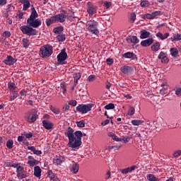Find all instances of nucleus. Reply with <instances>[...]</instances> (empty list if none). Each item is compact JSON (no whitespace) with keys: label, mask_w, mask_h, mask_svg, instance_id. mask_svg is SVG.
I'll list each match as a JSON object with an SVG mask.
<instances>
[{"label":"nucleus","mask_w":181,"mask_h":181,"mask_svg":"<svg viewBox=\"0 0 181 181\" xmlns=\"http://www.w3.org/2000/svg\"><path fill=\"white\" fill-rule=\"evenodd\" d=\"M86 26L88 27V30L93 35H98L100 31L98 30V23L94 20H90L87 21Z\"/></svg>","instance_id":"5"},{"label":"nucleus","mask_w":181,"mask_h":181,"mask_svg":"<svg viewBox=\"0 0 181 181\" xmlns=\"http://www.w3.org/2000/svg\"><path fill=\"white\" fill-rule=\"evenodd\" d=\"M47 175L48 177L51 178V180H52L56 177V175H54V173H53V171H52L51 170H49L47 171Z\"/></svg>","instance_id":"47"},{"label":"nucleus","mask_w":181,"mask_h":181,"mask_svg":"<svg viewBox=\"0 0 181 181\" xmlns=\"http://www.w3.org/2000/svg\"><path fill=\"white\" fill-rule=\"evenodd\" d=\"M147 179L149 181H159V179H158L153 174H148L147 175Z\"/></svg>","instance_id":"34"},{"label":"nucleus","mask_w":181,"mask_h":181,"mask_svg":"<svg viewBox=\"0 0 181 181\" xmlns=\"http://www.w3.org/2000/svg\"><path fill=\"white\" fill-rule=\"evenodd\" d=\"M155 40L153 38H148L141 42V45L143 47H149Z\"/></svg>","instance_id":"15"},{"label":"nucleus","mask_w":181,"mask_h":181,"mask_svg":"<svg viewBox=\"0 0 181 181\" xmlns=\"http://www.w3.org/2000/svg\"><path fill=\"white\" fill-rule=\"evenodd\" d=\"M69 105H71L72 107H76L77 105V101L74 100H71L68 103Z\"/></svg>","instance_id":"52"},{"label":"nucleus","mask_w":181,"mask_h":181,"mask_svg":"<svg viewBox=\"0 0 181 181\" xmlns=\"http://www.w3.org/2000/svg\"><path fill=\"white\" fill-rule=\"evenodd\" d=\"M16 169H17L16 170L17 173H21V172H22V170H23V168L22 166H21L20 165H18Z\"/></svg>","instance_id":"63"},{"label":"nucleus","mask_w":181,"mask_h":181,"mask_svg":"<svg viewBox=\"0 0 181 181\" xmlns=\"http://www.w3.org/2000/svg\"><path fill=\"white\" fill-rule=\"evenodd\" d=\"M180 155H181V150L176 151L173 153L174 158H179V156H180Z\"/></svg>","instance_id":"55"},{"label":"nucleus","mask_w":181,"mask_h":181,"mask_svg":"<svg viewBox=\"0 0 181 181\" xmlns=\"http://www.w3.org/2000/svg\"><path fill=\"white\" fill-rule=\"evenodd\" d=\"M24 118L27 122L32 124L39 118V115H37V112L35 109H32L25 114Z\"/></svg>","instance_id":"4"},{"label":"nucleus","mask_w":181,"mask_h":181,"mask_svg":"<svg viewBox=\"0 0 181 181\" xmlns=\"http://www.w3.org/2000/svg\"><path fill=\"white\" fill-rule=\"evenodd\" d=\"M94 80H95V75H90L88 77V81H89V82L94 81Z\"/></svg>","instance_id":"58"},{"label":"nucleus","mask_w":181,"mask_h":181,"mask_svg":"<svg viewBox=\"0 0 181 181\" xmlns=\"http://www.w3.org/2000/svg\"><path fill=\"white\" fill-rule=\"evenodd\" d=\"M26 93H27V91H26L25 89L21 90L20 91V95H21V97H23L24 95L26 96Z\"/></svg>","instance_id":"64"},{"label":"nucleus","mask_w":181,"mask_h":181,"mask_svg":"<svg viewBox=\"0 0 181 181\" xmlns=\"http://www.w3.org/2000/svg\"><path fill=\"white\" fill-rule=\"evenodd\" d=\"M39 54L42 59L50 57L53 54V47L49 44L40 47Z\"/></svg>","instance_id":"3"},{"label":"nucleus","mask_w":181,"mask_h":181,"mask_svg":"<svg viewBox=\"0 0 181 181\" xmlns=\"http://www.w3.org/2000/svg\"><path fill=\"white\" fill-rule=\"evenodd\" d=\"M141 6H144V7H146V6H149V1H143L141 2L140 4Z\"/></svg>","instance_id":"54"},{"label":"nucleus","mask_w":181,"mask_h":181,"mask_svg":"<svg viewBox=\"0 0 181 181\" xmlns=\"http://www.w3.org/2000/svg\"><path fill=\"white\" fill-rule=\"evenodd\" d=\"M17 177L18 179H19V180H22V179H25V177H28V175L23 173H18Z\"/></svg>","instance_id":"40"},{"label":"nucleus","mask_w":181,"mask_h":181,"mask_svg":"<svg viewBox=\"0 0 181 181\" xmlns=\"http://www.w3.org/2000/svg\"><path fill=\"white\" fill-rule=\"evenodd\" d=\"M6 146L8 149H12L13 148V140L9 139L7 141Z\"/></svg>","instance_id":"39"},{"label":"nucleus","mask_w":181,"mask_h":181,"mask_svg":"<svg viewBox=\"0 0 181 181\" xmlns=\"http://www.w3.org/2000/svg\"><path fill=\"white\" fill-rule=\"evenodd\" d=\"M28 149L29 151H31V152H33L35 155H42V151L36 150V148L35 146H28Z\"/></svg>","instance_id":"27"},{"label":"nucleus","mask_w":181,"mask_h":181,"mask_svg":"<svg viewBox=\"0 0 181 181\" xmlns=\"http://www.w3.org/2000/svg\"><path fill=\"white\" fill-rule=\"evenodd\" d=\"M66 160V158L63 156H56L53 158V163L55 166L61 165L63 162Z\"/></svg>","instance_id":"9"},{"label":"nucleus","mask_w":181,"mask_h":181,"mask_svg":"<svg viewBox=\"0 0 181 181\" xmlns=\"http://www.w3.org/2000/svg\"><path fill=\"white\" fill-rule=\"evenodd\" d=\"M135 169H138V167L136 165H132L131 167L120 170V172L123 175H127V173H131V172H134Z\"/></svg>","instance_id":"14"},{"label":"nucleus","mask_w":181,"mask_h":181,"mask_svg":"<svg viewBox=\"0 0 181 181\" xmlns=\"http://www.w3.org/2000/svg\"><path fill=\"white\" fill-rule=\"evenodd\" d=\"M45 23H46L47 26H48V27L50 26V25H52V23H53L52 22V20H50V18H47Z\"/></svg>","instance_id":"62"},{"label":"nucleus","mask_w":181,"mask_h":181,"mask_svg":"<svg viewBox=\"0 0 181 181\" xmlns=\"http://www.w3.org/2000/svg\"><path fill=\"white\" fill-rule=\"evenodd\" d=\"M18 95H19V93H18V92H14L13 94H12L10 96L9 101H13V100H15L16 98H18Z\"/></svg>","instance_id":"43"},{"label":"nucleus","mask_w":181,"mask_h":181,"mask_svg":"<svg viewBox=\"0 0 181 181\" xmlns=\"http://www.w3.org/2000/svg\"><path fill=\"white\" fill-rule=\"evenodd\" d=\"M158 58L161 60V63L166 64V63H169V58H168V54L164 52H160Z\"/></svg>","instance_id":"10"},{"label":"nucleus","mask_w":181,"mask_h":181,"mask_svg":"<svg viewBox=\"0 0 181 181\" xmlns=\"http://www.w3.org/2000/svg\"><path fill=\"white\" fill-rule=\"evenodd\" d=\"M120 70L123 74H127L129 75L132 73H134V69L129 66H123L120 68Z\"/></svg>","instance_id":"12"},{"label":"nucleus","mask_w":181,"mask_h":181,"mask_svg":"<svg viewBox=\"0 0 181 181\" xmlns=\"http://www.w3.org/2000/svg\"><path fill=\"white\" fill-rule=\"evenodd\" d=\"M8 89L10 90V91H13V90H15V88H16V86H15V84L13 83H8Z\"/></svg>","instance_id":"45"},{"label":"nucleus","mask_w":181,"mask_h":181,"mask_svg":"<svg viewBox=\"0 0 181 181\" xmlns=\"http://www.w3.org/2000/svg\"><path fill=\"white\" fill-rule=\"evenodd\" d=\"M4 63L7 64V66H13V64L16 63V59L13 58L11 55H8L4 60Z\"/></svg>","instance_id":"11"},{"label":"nucleus","mask_w":181,"mask_h":181,"mask_svg":"<svg viewBox=\"0 0 181 181\" xmlns=\"http://www.w3.org/2000/svg\"><path fill=\"white\" fill-rule=\"evenodd\" d=\"M15 10V7H13V5L8 4L7 6L6 12H12Z\"/></svg>","instance_id":"48"},{"label":"nucleus","mask_w":181,"mask_h":181,"mask_svg":"<svg viewBox=\"0 0 181 181\" xmlns=\"http://www.w3.org/2000/svg\"><path fill=\"white\" fill-rule=\"evenodd\" d=\"M31 14L30 16V18L27 19V21H32L33 19H36L39 16V14H37V12L36 11V9H35V7H33L31 8Z\"/></svg>","instance_id":"18"},{"label":"nucleus","mask_w":181,"mask_h":181,"mask_svg":"<svg viewBox=\"0 0 181 181\" xmlns=\"http://www.w3.org/2000/svg\"><path fill=\"white\" fill-rule=\"evenodd\" d=\"M94 107V104L89 103V104H81L78 105L76 110L78 112H81V114H87V112H89V111H91V108Z\"/></svg>","instance_id":"6"},{"label":"nucleus","mask_w":181,"mask_h":181,"mask_svg":"<svg viewBox=\"0 0 181 181\" xmlns=\"http://www.w3.org/2000/svg\"><path fill=\"white\" fill-rule=\"evenodd\" d=\"M76 125L78 128H84V127H86V122L84 120H81L76 122Z\"/></svg>","instance_id":"42"},{"label":"nucleus","mask_w":181,"mask_h":181,"mask_svg":"<svg viewBox=\"0 0 181 181\" xmlns=\"http://www.w3.org/2000/svg\"><path fill=\"white\" fill-rule=\"evenodd\" d=\"M151 49L152 52H158V50L160 49V42H159L158 41L154 42L151 45Z\"/></svg>","instance_id":"22"},{"label":"nucleus","mask_w":181,"mask_h":181,"mask_svg":"<svg viewBox=\"0 0 181 181\" xmlns=\"http://www.w3.org/2000/svg\"><path fill=\"white\" fill-rule=\"evenodd\" d=\"M63 30H64L63 26L57 27L53 29V32L54 33H56V35H60Z\"/></svg>","instance_id":"30"},{"label":"nucleus","mask_w":181,"mask_h":181,"mask_svg":"<svg viewBox=\"0 0 181 181\" xmlns=\"http://www.w3.org/2000/svg\"><path fill=\"white\" fill-rule=\"evenodd\" d=\"M169 33H165L164 35H163L162 33L158 32L156 33V36L159 37L161 40H165L169 37Z\"/></svg>","instance_id":"24"},{"label":"nucleus","mask_w":181,"mask_h":181,"mask_svg":"<svg viewBox=\"0 0 181 181\" xmlns=\"http://www.w3.org/2000/svg\"><path fill=\"white\" fill-rule=\"evenodd\" d=\"M69 56H67V52H66V48L61 50V52L57 55V59L58 64H66V60H67Z\"/></svg>","instance_id":"7"},{"label":"nucleus","mask_w":181,"mask_h":181,"mask_svg":"<svg viewBox=\"0 0 181 181\" xmlns=\"http://www.w3.org/2000/svg\"><path fill=\"white\" fill-rule=\"evenodd\" d=\"M170 39L173 42H177L179 40H181V35L177 33L174 34Z\"/></svg>","instance_id":"31"},{"label":"nucleus","mask_w":181,"mask_h":181,"mask_svg":"<svg viewBox=\"0 0 181 181\" xmlns=\"http://www.w3.org/2000/svg\"><path fill=\"white\" fill-rule=\"evenodd\" d=\"M111 5H112V3H111V1H105L103 6L106 8V9H108L111 7Z\"/></svg>","instance_id":"49"},{"label":"nucleus","mask_w":181,"mask_h":181,"mask_svg":"<svg viewBox=\"0 0 181 181\" xmlns=\"http://www.w3.org/2000/svg\"><path fill=\"white\" fill-rule=\"evenodd\" d=\"M49 19L52 23H56L57 22V18L56 16L50 17Z\"/></svg>","instance_id":"60"},{"label":"nucleus","mask_w":181,"mask_h":181,"mask_svg":"<svg viewBox=\"0 0 181 181\" xmlns=\"http://www.w3.org/2000/svg\"><path fill=\"white\" fill-rule=\"evenodd\" d=\"M55 16L57 18V22L63 23L66 22V18H67L68 15L66 11L62 10L60 13L55 15Z\"/></svg>","instance_id":"8"},{"label":"nucleus","mask_w":181,"mask_h":181,"mask_svg":"<svg viewBox=\"0 0 181 181\" xmlns=\"http://www.w3.org/2000/svg\"><path fill=\"white\" fill-rule=\"evenodd\" d=\"M127 41L128 43H134V45H136V43H139V39H138V37L130 35L127 37Z\"/></svg>","instance_id":"17"},{"label":"nucleus","mask_w":181,"mask_h":181,"mask_svg":"<svg viewBox=\"0 0 181 181\" xmlns=\"http://www.w3.org/2000/svg\"><path fill=\"white\" fill-rule=\"evenodd\" d=\"M57 40H58V42H64V40H66V35H58L57 36Z\"/></svg>","instance_id":"36"},{"label":"nucleus","mask_w":181,"mask_h":181,"mask_svg":"<svg viewBox=\"0 0 181 181\" xmlns=\"http://www.w3.org/2000/svg\"><path fill=\"white\" fill-rule=\"evenodd\" d=\"M135 114V107H130L128 110V115L132 116Z\"/></svg>","instance_id":"46"},{"label":"nucleus","mask_w":181,"mask_h":181,"mask_svg":"<svg viewBox=\"0 0 181 181\" xmlns=\"http://www.w3.org/2000/svg\"><path fill=\"white\" fill-rule=\"evenodd\" d=\"M122 139H123V141L124 142V144H127V142H129L131 141V137L130 136H124Z\"/></svg>","instance_id":"61"},{"label":"nucleus","mask_w":181,"mask_h":181,"mask_svg":"<svg viewBox=\"0 0 181 181\" xmlns=\"http://www.w3.org/2000/svg\"><path fill=\"white\" fill-rule=\"evenodd\" d=\"M42 125L45 129H52V128H53V123L48 120H43Z\"/></svg>","instance_id":"21"},{"label":"nucleus","mask_w":181,"mask_h":181,"mask_svg":"<svg viewBox=\"0 0 181 181\" xmlns=\"http://www.w3.org/2000/svg\"><path fill=\"white\" fill-rule=\"evenodd\" d=\"M170 52L171 56H173V57H176L177 56V54H179V51L177 50V48H176V47L170 48Z\"/></svg>","instance_id":"29"},{"label":"nucleus","mask_w":181,"mask_h":181,"mask_svg":"<svg viewBox=\"0 0 181 181\" xmlns=\"http://www.w3.org/2000/svg\"><path fill=\"white\" fill-rule=\"evenodd\" d=\"M79 166L78 163L73 162L71 168V172H73L76 175L78 172Z\"/></svg>","instance_id":"23"},{"label":"nucleus","mask_w":181,"mask_h":181,"mask_svg":"<svg viewBox=\"0 0 181 181\" xmlns=\"http://www.w3.org/2000/svg\"><path fill=\"white\" fill-rule=\"evenodd\" d=\"M136 19V14H135V13H130V16L129 18V22L131 23H134Z\"/></svg>","instance_id":"33"},{"label":"nucleus","mask_w":181,"mask_h":181,"mask_svg":"<svg viewBox=\"0 0 181 181\" xmlns=\"http://www.w3.org/2000/svg\"><path fill=\"white\" fill-rule=\"evenodd\" d=\"M106 63L107 64H108L109 66H111V64H112V63H114V59L112 58H107L106 59Z\"/></svg>","instance_id":"56"},{"label":"nucleus","mask_w":181,"mask_h":181,"mask_svg":"<svg viewBox=\"0 0 181 181\" xmlns=\"http://www.w3.org/2000/svg\"><path fill=\"white\" fill-rule=\"evenodd\" d=\"M27 163L29 166L33 167L35 166V165H39V161L36 159H33L28 160Z\"/></svg>","instance_id":"32"},{"label":"nucleus","mask_w":181,"mask_h":181,"mask_svg":"<svg viewBox=\"0 0 181 181\" xmlns=\"http://www.w3.org/2000/svg\"><path fill=\"white\" fill-rule=\"evenodd\" d=\"M115 105L113 103H109L105 106V110H114Z\"/></svg>","instance_id":"44"},{"label":"nucleus","mask_w":181,"mask_h":181,"mask_svg":"<svg viewBox=\"0 0 181 181\" xmlns=\"http://www.w3.org/2000/svg\"><path fill=\"white\" fill-rule=\"evenodd\" d=\"M22 42L23 47H29V40L28 38H23Z\"/></svg>","instance_id":"41"},{"label":"nucleus","mask_w":181,"mask_h":181,"mask_svg":"<svg viewBox=\"0 0 181 181\" xmlns=\"http://www.w3.org/2000/svg\"><path fill=\"white\" fill-rule=\"evenodd\" d=\"M162 88L160 90V94L161 95H165L168 91V88H169V86H168V82L164 81L161 83Z\"/></svg>","instance_id":"16"},{"label":"nucleus","mask_w":181,"mask_h":181,"mask_svg":"<svg viewBox=\"0 0 181 181\" xmlns=\"http://www.w3.org/2000/svg\"><path fill=\"white\" fill-rule=\"evenodd\" d=\"M87 5H91L90 2H88ZM87 12L89 14V16H93V15L97 12V7L95 6L91 5L88 6L87 8Z\"/></svg>","instance_id":"13"},{"label":"nucleus","mask_w":181,"mask_h":181,"mask_svg":"<svg viewBox=\"0 0 181 181\" xmlns=\"http://www.w3.org/2000/svg\"><path fill=\"white\" fill-rule=\"evenodd\" d=\"M34 176H35V177H39L40 179L42 176V169L40 167H39V165L34 168Z\"/></svg>","instance_id":"19"},{"label":"nucleus","mask_w":181,"mask_h":181,"mask_svg":"<svg viewBox=\"0 0 181 181\" xmlns=\"http://www.w3.org/2000/svg\"><path fill=\"white\" fill-rule=\"evenodd\" d=\"M23 135L28 139H29L32 138V136H33V134H32V132H29V133L24 132Z\"/></svg>","instance_id":"53"},{"label":"nucleus","mask_w":181,"mask_h":181,"mask_svg":"<svg viewBox=\"0 0 181 181\" xmlns=\"http://www.w3.org/2000/svg\"><path fill=\"white\" fill-rule=\"evenodd\" d=\"M70 110V105L65 104L62 108V111H69Z\"/></svg>","instance_id":"59"},{"label":"nucleus","mask_w":181,"mask_h":181,"mask_svg":"<svg viewBox=\"0 0 181 181\" xmlns=\"http://www.w3.org/2000/svg\"><path fill=\"white\" fill-rule=\"evenodd\" d=\"M123 57H125V59H133V60H136L138 59L136 54L133 52H126L123 54Z\"/></svg>","instance_id":"20"},{"label":"nucleus","mask_w":181,"mask_h":181,"mask_svg":"<svg viewBox=\"0 0 181 181\" xmlns=\"http://www.w3.org/2000/svg\"><path fill=\"white\" fill-rule=\"evenodd\" d=\"M74 86H77L78 84V80L81 78V74L80 72L75 73L74 74Z\"/></svg>","instance_id":"26"},{"label":"nucleus","mask_w":181,"mask_h":181,"mask_svg":"<svg viewBox=\"0 0 181 181\" xmlns=\"http://www.w3.org/2000/svg\"><path fill=\"white\" fill-rule=\"evenodd\" d=\"M151 14L152 19H153L154 18H156V16H159V15H160V11H154V12L151 13Z\"/></svg>","instance_id":"50"},{"label":"nucleus","mask_w":181,"mask_h":181,"mask_svg":"<svg viewBox=\"0 0 181 181\" xmlns=\"http://www.w3.org/2000/svg\"><path fill=\"white\" fill-rule=\"evenodd\" d=\"M1 37L4 40L6 39V37H11V32L9 31H4L2 34H1Z\"/></svg>","instance_id":"37"},{"label":"nucleus","mask_w":181,"mask_h":181,"mask_svg":"<svg viewBox=\"0 0 181 181\" xmlns=\"http://www.w3.org/2000/svg\"><path fill=\"white\" fill-rule=\"evenodd\" d=\"M16 18H18V19H23V12H22V11L17 12Z\"/></svg>","instance_id":"57"},{"label":"nucleus","mask_w":181,"mask_h":181,"mask_svg":"<svg viewBox=\"0 0 181 181\" xmlns=\"http://www.w3.org/2000/svg\"><path fill=\"white\" fill-rule=\"evenodd\" d=\"M144 123V121L141 119H134L132 121V125L139 126Z\"/></svg>","instance_id":"38"},{"label":"nucleus","mask_w":181,"mask_h":181,"mask_svg":"<svg viewBox=\"0 0 181 181\" xmlns=\"http://www.w3.org/2000/svg\"><path fill=\"white\" fill-rule=\"evenodd\" d=\"M27 23L28 25H22L20 28L22 33L27 35V36H35V35H37L36 28H39L42 25V20L39 18L27 20Z\"/></svg>","instance_id":"2"},{"label":"nucleus","mask_w":181,"mask_h":181,"mask_svg":"<svg viewBox=\"0 0 181 181\" xmlns=\"http://www.w3.org/2000/svg\"><path fill=\"white\" fill-rule=\"evenodd\" d=\"M23 11H28L30 8V1L29 0H23Z\"/></svg>","instance_id":"28"},{"label":"nucleus","mask_w":181,"mask_h":181,"mask_svg":"<svg viewBox=\"0 0 181 181\" xmlns=\"http://www.w3.org/2000/svg\"><path fill=\"white\" fill-rule=\"evenodd\" d=\"M60 87L63 90H62L63 94H66V93L67 92V86H66V82L64 81L62 82L60 84Z\"/></svg>","instance_id":"35"},{"label":"nucleus","mask_w":181,"mask_h":181,"mask_svg":"<svg viewBox=\"0 0 181 181\" xmlns=\"http://www.w3.org/2000/svg\"><path fill=\"white\" fill-rule=\"evenodd\" d=\"M51 111L54 112V114H56L57 115L60 114V110L58 108L51 107Z\"/></svg>","instance_id":"51"},{"label":"nucleus","mask_w":181,"mask_h":181,"mask_svg":"<svg viewBox=\"0 0 181 181\" xmlns=\"http://www.w3.org/2000/svg\"><path fill=\"white\" fill-rule=\"evenodd\" d=\"M64 135L69 139L68 146L73 149H78L82 144L81 138L86 136V134H83L81 131H76L74 132V129L70 127L68 128L67 131L64 132Z\"/></svg>","instance_id":"1"},{"label":"nucleus","mask_w":181,"mask_h":181,"mask_svg":"<svg viewBox=\"0 0 181 181\" xmlns=\"http://www.w3.org/2000/svg\"><path fill=\"white\" fill-rule=\"evenodd\" d=\"M151 36V33L146 31V30H143L141 31L140 38L141 39H146Z\"/></svg>","instance_id":"25"}]
</instances>
